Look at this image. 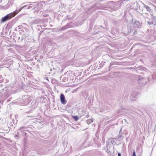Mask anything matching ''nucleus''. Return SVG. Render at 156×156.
Segmentation results:
<instances>
[{
    "mask_svg": "<svg viewBox=\"0 0 156 156\" xmlns=\"http://www.w3.org/2000/svg\"><path fill=\"white\" fill-rule=\"evenodd\" d=\"M72 117L75 121H77L78 119V118L77 116H73Z\"/></svg>",
    "mask_w": 156,
    "mask_h": 156,
    "instance_id": "4",
    "label": "nucleus"
},
{
    "mask_svg": "<svg viewBox=\"0 0 156 156\" xmlns=\"http://www.w3.org/2000/svg\"><path fill=\"white\" fill-rule=\"evenodd\" d=\"M118 156H121L120 153H118Z\"/></svg>",
    "mask_w": 156,
    "mask_h": 156,
    "instance_id": "6",
    "label": "nucleus"
},
{
    "mask_svg": "<svg viewBox=\"0 0 156 156\" xmlns=\"http://www.w3.org/2000/svg\"><path fill=\"white\" fill-rule=\"evenodd\" d=\"M144 7L147 9L148 11L150 12L151 10L150 8L148 6L145 5Z\"/></svg>",
    "mask_w": 156,
    "mask_h": 156,
    "instance_id": "3",
    "label": "nucleus"
},
{
    "mask_svg": "<svg viewBox=\"0 0 156 156\" xmlns=\"http://www.w3.org/2000/svg\"><path fill=\"white\" fill-rule=\"evenodd\" d=\"M60 100L62 103L66 104V101L65 100V98L64 95L63 94H61L60 95Z\"/></svg>",
    "mask_w": 156,
    "mask_h": 156,
    "instance_id": "2",
    "label": "nucleus"
},
{
    "mask_svg": "<svg viewBox=\"0 0 156 156\" xmlns=\"http://www.w3.org/2000/svg\"><path fill=\"white\" fill-rule=\"evenodd\" d=\"M132 156H136V153L135 151H134L133 153Z\"/></svg>",
    "mask_w": 156,
    "mask_h": 156,
    "instance_id": "5",
    "label": "nucleus"
},
{
    "mask_svg": "<svg viewBox=\"0 0 156 156\" xmlns=\"http://www.w3.org/2000/svg\"><path fill=\"white\" fill-rule=\"evenodd\" d=\"M26 6H22L19 10L15 11L12 12L7 14L4 17L2 18L1 20V23H4L14 17Z\"/></svg>",
    "mask_w": 156,
    "mask_h": 156,
    "instance_id": "1",
    "label": "nucleus"
}]
</instances>
